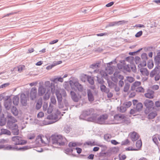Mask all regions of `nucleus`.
<instances>
[{
  "instance_id": "obj_1",
  "label": "nucleus",
  "mask_w": 160,
  "mask_h": 160,
  "mask_svg": "<svg viewBox=\"0 0 160 160\" xmlns=\"http://www.w3.org/2000/svg\"><path fill=\"white\" fill-rule=\"evenodd\" d=\"M51 139L53 145L59 146H64L66 140L65 138L63 137L61 135H52L51 137Z\"/></svg>"
},
{
  "instance_id": "obj_2",
  "label": "nucleus",
  "mask_w": 160,
  "mask_h": 160,
  "mask_svg": "<svg viewBox=\"0 0 160 160\" xmlns=\"http://www.w3.org/2000/svg\"><path fill=\"white\" fill-rule=\"evenodd\" d=\"M13 144L15 145H23L27 143L26 140L22 139V138L19 136H16L13 137L12 138Z\"/></svg>"
},
{
  "instance_id": "obj_3",
  "label": "nucleus",
  "mask_w": 160,
  "mask_h": 160,
  "mask_svg": "<svg viewBox=\"0 0 160 160\" xmlns=\"http://www.w3.org/2000/svg\"><path fill=\"white\" fill-rule=\"evenodd\" d=\"M144 104L146 108L145 112L147 114L149 113L150 110L154 109V108L153 107L154 103L152 100L147 99L145 101Z\"/></svg>"
},
{
  "instance_id": "obj_4",
  "label": "nucleus",
  "mask_w": 160,
  "mask_h": 160,
  "mask_svg": "<svg viewBox=\"0 0 160 160\" xmlns=\"http://www.w3.org/2000/svg\"><path fill=\"white\" fill-rule=\"evenodd\" d=\"M69 84L72 89L75 90L76 88L80 92H82L83 91V86L78 82H73L72 81H70Z\"/></svg>"
},
{
  "instance_id": "obj_5",
  "label": "nucleus",
  "mask_w": 160,
  "mask_h": 160,
  "mask_svg": "<svg viewBox=\"0 0 160 160\" xmlns=\"http://www.w3.org/2000/svg\"><path fill=\"white\" fill-rule=\"evenodd\" d=\"M94 112V110L92 108L84 110L80 116L79 118L81 119L84 120L86 117L93 114Z\"/></svg>"
},
{
  "instance_id": "obj_6",
  "label": "nucleus",
  "mask_w": 160,
  "mask_h": 160,
  "mask_svg": "<svg viewBox=\"0 0 160 160\" xmlns=\"http://www.w3.org/2000/svg\"><path fill=\"white\" fill-rule=\"evenodd\" d=\"M108 118V115L106 114L101 115L98 118L97 123L100 124H106V120Z\"/></svg>"
},
{
  "instance_id": "obj_7",
  "label": "nucleus",
  "mask_w": 160,
  "mask_h": 160,
  "mask_svg": "<svg viewBox=\"0 0 160 160\" xmlns=\"http://www.w3.org/2000/svg\"><path fill=\"white\" fill-rule=\"evenodd\" d=\"M68 145L70 148H67L64 151L65 153L67 154L72 153L74 150L75 149V147H76L77 144L75 142H70Z\"/></svg>"
},
{
  "instance_id": "obj_8",
  "label": "nucleus",
  "mask_w": 160,
  "mask_h": 160,
  "mask_svg": "<svg viewBox=\"0 0 160 160\" xmlns=\"http://www.w3.org/2000/svg\"><path fill=\"white\" fill-rule=\"evenodd\" d=\"M47 118L49 120H52V121L50 122L49 123L46 124H50L56 122L57 121L58 119V115L56 113H52L49 115H48Z\"/></svg>"
},
{
  "instance_id": "obj_9",
  "label": "nucleus",
  "mask_w": 160,
  "mask_h": 160,
  "mask_svg": "<svg viewBox=\"0 0 160 160\" xmlns=\"http://www.w3.org/2000/svg\"><path fill=\"white\" fill-rule=\"evenodd\" d=\"M37 89L35 87L32 88L30 92V97L31 100H34L36 98Z\"/></svg>"
},
{
  "instance_id": "obj_10",
  "label": "nucleus",
  "mask_w": 160,
  "mask_h": 160,
  "mask_svg": "<svg viewBox=\"0 0 160 160\" xmlns=\"http://www.w3.org/2000/svg\"><path fill=\"white\" fill-rule=\"evenodd\" d=\"M142 59V63H141L138 65V67H144L146 65V61L148 60V58L147 55L146 53H143L141 56Z\"/></svg>"
},
{
  "instance_id": "obj_11",
  "label": "nucleus",
  "mask_w": 160,
  "mask_h": 160,
  "mask_svg": "<svg viewBox=\"0 0 160 160\" xmlns=\"http://www.w3.org/2000/svg\"><path fill=\"white\" fill-rule=\"evenodd\" d=\"M20 102L22 106H26L27 104V98L26 95L22 93L20 95Z\"/></svg>"
},
{
  "instance_id": "obj_12",
  "label": "nucleus",
  "mask_w": 160,
  "mask_h": 160,
  "mask_svg": "<svg viewBox=\"0 0 160 160\" xmlns=\"http://www.w3.org/2000/svg\"><path fill=\"white\" fill-rule=\"evenodd\" d=\"M160 71V66H157L155 68L152 70L150 73V76L151 78H153Z\"/></svg>"
},
{
  "instance_id": "obj_13",
  "label": "nucleus",
  "mask_w": 160,
  "mask_h": 160,
  "mask_svg": "<svg viewBox=\"0 0 160 160\" xmlns=\"http://www.w3.org/2000/svg\"><path fill=\"white\" fill-rule=\"evenodd\" d=\"M55 93L58 102L59 107V108H62L63 107L61 105L60 103H61L62 101V96L61 94V93H60V92L58 91L57 90L55 92Z\"/></svg>"
},
{
  "instance_id": "obj_14",
  "label": "nucleus",
  "mask_w": 160,
  "mask_h": 160,
  "mask_svg": "<svg viewBox=\"0 0 160 160\" xmlns=\"http://www.w3.org/2000/svg\"><path fill=\"white\" fill-rule=\"evenodd\" d=\"M129 135L131 139L133 142L137 141L139 138L138 135L135 132H131Z\"/></svg>"
},
{
  "instance_id": "obj_15",
  "label": "nucleus",
  "mask_w": 160,
  "mask_h": 160,
  "mask_svg": "<svg viewBox=\"0 0 160 160\" xmlns=\"http://www.w3.org/2000/svg\"><path fill=\"white\" fill-rule=\"evenodd\" d=\"M46 92V88L42 85H39L38 90V94L39 96H42L45 94Z\"/></svg>"
},
{
  "instance_id": "obj_16",
  "label": "nucleus",
  "mask_w": 160,
  "mask_h": 160,
  "mask_svg": "<svg viewBox=\"0 0 160 160\" xmlns=\"http://www.w3.org/2000/svg\"><path fill=\"white\" fill-rule=\"evenodd\" d=\"M142 67H138V70L140 71L142 74L143 76H148L149 75V72L147 68H142Z\"/></svg>"
},
{
  "instance_id": "obj_17",
  "label": "nucleus",
  "mask_w": 160,
  "mask_h": 160,
  "mask_svg": "<svg viewBox=\"0 0 160 160\" xmlns=\"http://www.w3.org/2000/svg\"><path fill=\"white\" fill-rule=\"evenodd\" d=\"M154 92L152 90H148L147 92L144 94L145 96L149 98H152L154 97Z\"/></svg>"
},
{
  "instance_id": "obj_18",
  "label": "nucleus",
  "mask_w": 160,
  "mask_h": 160,
  "mask_svg": "<svg viewBox=\"0 0 160 160\" xmlns=\"http://www.w3.org/2000/svg\"><path fill=\"white\" fill-rule=\"evenodd\" d=\"M87 93L89 101L91 102L93 101L94 100V98L91 90L90 89L88 90Z\"/></svg>"
},
{
  "instance_id": "obj_19",
  "label": "nucleus",
  "mask_w": 160,
  "mask_h": 160,
  "mask_svg": "<svg viewBox=\"0 0 160 160\" xmlns=\"http://www.w3.org/2000/svg\"><path fill=\"white\" fill-rule=\"evenodd\" d=\"M70 94L72 99L75 102H78V98L76 93L73 91H70Z\"/></svg>"
},
{
  "instance_id": "obj_20",
  "label": "nucleus",
  "mask_w": 160,
  "mask_h": 160,
  "mask_svg": "<svg viewBox=\"0 0 160 160\" xmlns=\"http://www.w3.org/2000/svg\"><path fill=\"white\" fill-rule=\"evenodd\" d=\"M128 21H126L124 20L122 21H119L118 22H110L109 25V26L112 27L116 25H119L122 24V23H125L126 22H127Z\"/></svg>"
},
{
  "instance_id": "obj_21",
  "label": "nucleus",
  "mask_w": 160,
  "mask_h": 160,
  "mask_svg": "<svg viewBox=\"0 0 160 160\" xmlns=\"http://www.w3.org/2000/svg\"><path fill=\"white\" fill-rule=\"evenodd\" d=\"M7 118V122H15L17 121L16 119L10 115H8Z\"/></svg>"
},
{
  "instance_id": "obj_22",
  "label": "nucleus",
  "mask_w": 160,
  "mask_h": 160,
  "mask_svg": "<svg viewBox=\"0 0 160 160\" xmlns=\"http://www.w3.org/2000/svg\"><path fill=\"white\" fill-rule=\"evenodd\" d=\"M141 82L139 81H136L133 83L131 87V90L134 91L137 88V87H139L140 85Z\"/></svg>"
},
{
  "instance_id": "obj_23",
  "label": "nucleus",
  "mask_w": 160,
  "mask_h": 160,
  "mask_svg": "<svg viewBox=\"0 0 160 160\" xmlns=\"http://www.w3.org/2000/svg\"><path fill=\"white\" fill-rule=\"evenodd\" d=\"M42 99L40 98L38 99L36 103V108L37 110H39L41 108L42 105Z\"/></svg>"
},
{
  "instance_id": "obj_24",
  "label": "nucleus",
  "mask_w": 160,
  "mask_h": 160,
  "mask_svg": "<svg viewBox=\"0 0 160 160\" xmlns=\"http://www.w3.org/2000/svg\"><path fill=\"white\" fill-rule=\"evenodd\" d=\"M88 120L89 121L92 122L97 123L98 118L97 115H95L93 116L88 118Z\"/></svg>"
},
{
  "instance_id": "obj_25",
  "label": "nucleus",
  "mask_w": 160,
  "mask_h": 160,
  "mask_svg": "<svg viewBox=\"0 0 160 160\" xmlns=\"http://www.w3.org/2000/svg\"><path fill=\"white\" fill-rule=\"evenodd\" d=\"M12 131V133L14 135H18L19 133L18 126H16L14 128L10 129Z\"/></svg>"
},
{
  "instance_id": "obj_26",
  "label": "nucleus",
  "mask_w": 160,
  "mask_h": 160,
  "mask_svg": "<svg viewBox=\"0 0 160 160\" xmlns=\"http://www.w3.org/2000/svg\"><path fill=\"white\" fill-rule=\"evenodd\" d=\"M17 148L16 149L17 151H24L30 148V147L29 146H23L22 147H18V146H17Z\"/></svg>"
},
{
  "instance_id": "obj_27",
  "label": "nucleus",
  "mask_w": 160,
  "mask_h": 160,
  "mask_svg": "<svg viewBox=\"0 0 160 160\" xmlns=\"http://www.w3.org/2000/svg\"><path fill=\"white\" fill-rule=\"evenodd\" d=\"M119 72H118L116 71L114 72L113 74L114 76L116 77L118 79H119L122 80L124 79V77L122 75L119 74Z\"/></svg>"
},
{
  "instance_id": "obj_28",
  "label": "nucleus",
  "mask_w": 160,
  "mask_h": 160,
  "mask_svg": "<svg viewBox=\"0 0 160 160\" xmlns=\"http://www.w3.org/2000/svg\"><path fill=\"white\" fill-rule=\"evenodd\" d=\"M157 113L156 111L152 112H150L148 115V118L149 119L154 118L157 115Z\"/></svg>"
},
{
  "instance_id": "obj_29",
  "label": "nucleus",
  "mask_w": 160,
  "mask_h": 160,
  "mask_svg": "<svg viewBox=\"0 0 160 160\" xmlns=\"http://www.w3.org/2000/svg\"><path fill=\"white\" fill-rule=\"evenodd\" d=\"M130 121L129 118H127L125 116L124 117L122 120L120 122V123L123 124H128L130 123Z\"/></svg>"
},
{
  "instance_id": "obj_30",
  "label": "nucleus",
  "mask_w": 160,
  "mask_h": 160,
  "mask_svg": "<svg viewBox=\"0 0 160 160\" xmlns=\"http://www.w3.org/2000/svg\"><path fill=\"white\" fill-rule=\"evenodd\" d=\"M143 108V105L141 103H138L137 105L135 106V108L138 112L141 111Z\"/></svg>"
},
{
  "instance_id": "obj_31",
  "label": "nucleus",
  "mask_w": 160,
  "mask_h": 160,
  "mask_svg": "<svg viewBox=\"0 0 160 160\" xmlns=\"http://www.w3.org/2000/svg\"><path fill=\"white\" fill-rule=\"evenodd\" d=\"M100 89L102 92H104L106 93H108L109 92V89L107 88L104 85H102L101 86Z\"/></svg>"
},
{
  "instance_id": "obj_32",
  "label": "nucleus",
  "mask_w": 160,
  "mask_h": 160,
  "mask_svg": "<svg viewBox=\"0 0 160 160\" xmlns=\"http://www.w3.org/2000/svg\"><path fill=\"white\" fill-rule=\"evenodd\" d=\"M7 125L8 127L10 130L12 128H15L16 126H18L17 124H16L15 122H7Z\"/></svg>"
},
{
  "instance_id": "obj_33",
  "label": "nucleus",
  "mask_w": 160,
  "mask_h": 160,
  "mask_svg": "<svg viewBox=\"0 0 160 160\" xmlns=\"http://www.w3.org/2000/svg\"><path fill=\"white\" fill-rule=\"evenodd\" d=\"M101 63V62H98L96 63H93L90 66V67L91 68H92L93 69H95L97 68L98 67H99V65H100Z\"/></svg>"
},
{
  "instance_id": "obj_34",
  "label": "nucleus",
  "mask_w": 160,
  "mask_h": 160,
  "mask_svg": "<svg viewBox=\"0 0 160 160\" xmlns=\"http://www.w3.org/2000/svg\"><path fill=\"white\" fill-rule=\"evenodd\" d=\"M12 100L13 104L15 105H17L19 103V98L18 96H16L13 98Z\"/></svg>"
},
{
  "instance_id": "obj_35",
  "label": "nucleus",
  "mask_w": 160,
  "mask_h": 160,
  "mask_svg": "<svg viewBox=\"0 0 160 160\" xmlns=\"http://www.w3.org/2000/svg\"><path fill=\"white\" fill-rule=\"evenodd\" d=\"M11 132L8 130L5 129H1V134H7L10 135Z\"/></svg>"
},
{
  "instance_id": "obj_36",
  "label": "nucleus",
  "mask_w": 160,
  "mask_h": 160,
  "mask_svg": "<svg viewBox=\"0 0 160 160\" xmlns=\"http://www.w3.org/2000/svg\"><path fill=\"white\" fill-rule=\"evenodd\" d=\"M11 110L14 116H17L18 115V111L16 107L13 106Z\"/></svg>"
},
{
  "instance_id": "obj_37",
  "label": "nucleus",
  "mask_w": 160,
  "mask_h": 160,
  "mask_svg": "<svg viewBox=\"0 0 160 160\" xmlns=\"http://www.w3.org/2000/svg\"><path fill=\"white\" fill-rule=\"evenodd\" d=\"M17 148V146L12 147L11 145H8L5 147V149L7 150H16Z\"/></svg>"
},
{
  "instance_id": "obj_38",
  "label": "nucleus",
  "mask_w": 160,
  "mask_h": 160,
  "mask_svg": "<svg viewBox=\"0 0 160 160\" xmlns=\"http://www.w3.org/2000/svg\"><path fill=\"white\" fill-rule=\"evenodd\" d=\"M71 130V127L68 125H66L64 128V131L67 133H68Z\"/></svg>"
},
{
  "instance_id": "obj_39",
  "label": "nucleus",
  "mask_w": 160,
  "mask_h": 160,
  "mask_svg": "<svg viewBox=\"0 0 160 160\" xmlns=\"http://www.w3.org/2000/svg\"><path fill=\"white\" fill-rule=\"evenodd\" d=\"M12 103L11 101H6L4 103V106L7 109H9Z\"/></svg>"
},
{
  "instance_id": "obj_40",
  "label": "nucleus",
  "mask_w": 160,
  "mask_h": 160,
  "mask_svg": "<svg viewBox=\"0 0 160 160\" xmlns=\"http://www.w3.org/2000/svg\"><path fill=\"white\" fill-rule=\"evenodd\" d=\"M52 81L56 83H57L58 81L62 82L63 81V79L62 78L59 77L54 78L52 80Z\"/></svg>"
},
{
  "instance_id": "obj_41",
  "label": "nucleus",
  "mask_w": 160,
  "mask_h": 160,
  "mask_svg": "<svg viewBox=\"0 0 160 160\" xmlns=\"http://www.w3.org/2000/svg\"><path fill=\"white\" fill-rule=\"evenodd\" d=\"M148 68L150 69H152L153 67V61L152 60H149L148 62Z\"/></svg>"
},
{
  "instance_id": "obj_42",
  "label": "nucleus",
  "mask_w": 160,
  "mask_h": 160,
  "mask_svg": "<svg viewBox=\"0 0 160 160\" xmlns=\"http://www.w3.org/2000/svg\"><path fill=\"white\" fill-rule=\"evenodd\" d=\"M88 82L91 85H92L94 83L93 78L89 76H88Z\"/></svg>"
},
{
  "instance_id": "obj_43",
  "label": "nucleus",
  "mask_w": 160,
  "mask_h": 160,
  "mask_svg": "<svg viewBox=\"0 0 160 160\" xmlns=\"http://www.w3.org/2000/svg\"><path fill=\"white\" fill-rule=\"evenodd\" d=\"M154 60L155 64L157 65V66H158L160 64V57L155 56L154 58Z\"/></svg>"
},
{
  "instance_id": "obj_44",
  "label": "nucleus",
  "mask_w": 160,
  "mask_h": 160,
  "mask_svg": "<svg viewBox=\"0 0 160 160\" xmlns=\"http://www.w3.org/2000/svg\"><path fill=\"white\" fill-rule=\"evenodd\" d=\"M130 66L131 65L128 64L125 65L124 67V70L128 72H131Z\"/></svg>"
},
{
  "instance_id": "obj_45",
  "label": "nucleus",
  "mask_w": 160,
  "mask_h": 160,
  "mask_svg": "<svg viewBox=\"0 0 160 160\" xmlns=\"http://www.w3.org/2000/svg\"><path fill=\"white\" fill-rule=\"evenodd\" d=\"M50 94L49 92H47L43 97V99L44 100L48 99L50 98Z\"/></svg>"
},
{
  "instance_id": "obj_46",
  "label": "nucleus",
  "mask_w": 160,
  "mask_h": 160,
  "mask_svg": "<svg viewBox=\"0 0 160 160\" xmlns=\"http://www.w3.org/2000/svg\"><path fill=\"white\" fill-rule=\"evenodd\" d=\"M142 145V142L141 140H138L136 142V146L138 148H140Z\"/></svg>"
},
{
  "instance_id": "obj_47",
  "label": "nucleus",
  "mask_w": 160,
  "mask_h": 160,
  "mask_svg": "<svg viewBox=\"0 0 160 160\" xmlns=\"http://www.w3.org/2000/svg\"><path fill=\"white\" fill-rule=\"evenodd\" d=\"M130 85L128 83H126L125 84L124 88V91L125 92H127L129 88H130Z\"/></svg>"
},
{
  "instance_id": "obj_48",
  "label": "nucleus",
  "mask_w": 160,
  "mask_h": 160,
  "mask_svg": "<svg viewBox=\"0 0 160 160\" xmlns=\"http://www.w3.org/2000/svg\"><path fill=\"white\" fill-rule=\"evenodd\" d=\"M135 89L136 91L137 92H142L144 91V89L142 87H138Z\"/></svg>"
},
{
  "instance_id": "obj_49",
  "label": "nucleus",
  "mask_w": 160,
  "mask_h": 160,
  "mask_svg": "<svg viewBox=\"0 0 160 160\" xmlns=\"http://www.w3.org/2000/svg\"><path fill=\"white\" fill-rule=\"evenodd\" d=\"M60 93L62 95V96L64 97H65L67 96V94L65 90L63 89H61L60 90Z\"/></svg>"
},
{
  "instance_id": "obj_50",
  "label": "nucleus",
  "mask_w": 160,
  "mask_h": 160,
  "mask_svg": "<svg viewBox=\"0 0 160 160\" xmlns=\"http://www.w3.org/2000/svg\"><path fill=\"white\" fill-rule=\"evenodd\" d=\"M133 72H135L136 71V66L134 64H131L130 66V70Z\"/></svg>"
},
{
  "instance_id": "obj_51",
  "label": "nucleus",
  "mask_w": 160,
  "mask_h": 160,
  "mask_svg": "<svg viewBox=\"0 0 160 160\" xmlns=\"http://www.w3.org/2000/svg\"><path fill=\"white\" fill-rule=\"evenodd\" d=\"M64 104L66 108L64 109V110H68V107H69V105L68 102L66 99L64 100Z\"/></svg>"
},
{
  "instance_id": "obj_52",
  "label": "nucleus",
  "mask_w": 160,
  "mask_h": 160,
  "mask_svg": "<svg viewBox=\"0 0 160 160\" xmlns=\"http://www.w3.org/2000/svg\"><path fill=\"white\" fill-rule=\"evenodd\" d=\"M152 140L153 142L156 145H158V141L157 138L155 136H152Z\"/></svg>"
},
{
  "instance_id": "obj_53",
  "label": "nucleus",
  "mask_w": 160,
  "mask_h": 160,
  "mask_svg": "<svg viewBox=\"0 0 160 160\" xmlns=\"http://www.w3.org/2000/svg\"><path fill=\"white\" fill-rule=\"evenodd\" d=\"M104 137L105 139L107 140L112 138V136L110 134H107L104 135Z\"/></svg>"
},
{
  "instance_id": "obj_54",
  "label": "nucleus",
  "mask_w": 160,
  "mask_h": 160,
  "mask_svg": "<svg viewBox=\"0 0 160 160\" xmlns=\"http://www.w3.org/2000/svg\"><path fill=\"white\" fill-rule=\"evenodd\" d=\"M131 105L132 102L130 101L124 103V105L127 108L129 107Z\"/></svg>"
},
{
  "instance_id": "obj_55",
  "label": "nucleus",
  "mask_w": 160,
  "mask_h": 160,
  "mask_svg": "<svg viewBox=\"0 0 160 160\" xmlns=\"http://www.w3.org/2000/svg\"><path fill=\"white\" fill-rule=\"evenodd\" d=\"M122 114H116L114 116V118L115 120L118 121L120 118H121V115Z\"/></svg>"
},
{
  "instance_id": "obj_56",
  "label": "nucleus",
  "mask_w": 160,
  "mask_h": 160,
  "mask_svg": "<svg viewBox=\"0 0 160 160\" xmlns=\"http://www.w3.org/2000/svg\"><path fill=\"white\" fill-rule=\"evenodd\" d=\"M35 137V135L34 133L30 134L28 136V139L30 140H32L34 139Z\"/></svg>"
},
{
  "instance_id": "obj_57",
  "label": "nucleus",
  "mask_w": 160,
  "mask_h": 160,
  "mask_svg": "<svg viewBox=\"0 0 160 160\" xmlns=\"http://www.w3.org/2000/svg\"><path fill=\"white\" fill-rule=\"evenodd\" d=\"M50 104L48 108L47 109V112L48 113H51L53 111V108L51 106Z\"/></svg>"
},
{
  "instance_id": "obj_58",
  "label": "nucleus",
  "mask_w": 160,
  "mask_h": 160,
  "mask_svg": "<svg viewBox=\"0 0 160 160\" xmlns=\"http://www.w3.org/2000/svg\"><path fill=\"white\" fill-rule=\"evenodd\" d=\"M160 78V75L159 74V72L155 76L154 80L155 81H158L159 80Z\"/></svg>"
},
{
  "instance_id": "obj_59",
  "label": "nucleus",
  "mask_w": 160,
  "mask_h": 160,
  "mask_svg": "<svg viewBox=\"0 0 160 160\" xmlns=\"http://www.w3.org/2000/svg\"><path fill=\"white\" fill-rule=\"evenodd\" d=\"M126 107H124L123 106H121L120 107V111L122 112H125L126 110Z\"/></svg>"
},
{
  "instance_id": "obj_60",
  "label": "nucleus",
  "mask_w": 160,
  "mask_h": 160,
  "mask_svg": "<svg viewBox=\"0 0 160 160\" xmlns=\"http://www.w3.org/2000/svg\"><path fill=\"white\" fill-rule=\"evenodd\" d=\"M142 34V31H140L138 32L135 35V36L136 38H139L140 37Z\"/></svg>"
},
{
  "instance_id": "obj_61",
  "label": "nucleus",
  "mask_w": 160,
  "mask_h": 160,
  "mask_svg": "<svg viewBox=\"0 0 160 160\" xmlns=\"http://www.w3.org/2000/svg\"><path fill=\"white\" fill-rule=\"evenodd\" d=\"M51 102L54 104H55L56 103V100L55 98L54 97H51Z\"/></svg>"
},
{
  "instance_id": "obj_62",
  "label": "nucleus",
  "mask_w": 160,
  "mask_h": 160,
  "mask_svg": "<svg viewBox=\"0 0 160 160\" xmlns=\"http://www.w3.org/2000/svg\"><path fill=\"white\" fill-rule=\"evenodd\" d=\"M133 57L131 56L127 57L126 58L125 60L126 61L130 62L131 63V61L132 60Z\"/></svg>"
},
{
  "instance_id": "obj_63",
  "label": "nucleus",
  "mask_w": 160,
  "mask_h": 160,
  "mask_svg": "<svg viewBox=\"0 0 160 160\" xmlns=\"http://www.w3.org/2000/svg\"><path fill=\"white\" fill-rule=\"evenodd\" d=\"M97 80L98 82L100 84H102L103 82V79L101 78H99L98 77H97Z\"/></svg>"
},
{
  "instance_id": "obj_64",
  "label": "nucleus",
  "mask_w": 160,
  "mask_h": 160,
  "mask_svg": "<svg viewBox=\"0 0 160 160\" xmlns=\"http://www.w3.org/2000/svg\"><path fill=\"white\" fill-rule=\"evenodd\" d=\"M127 80L128 82L131 83L134 81V79L131 77H128Z\"/></svg>"
}]
</instances>
